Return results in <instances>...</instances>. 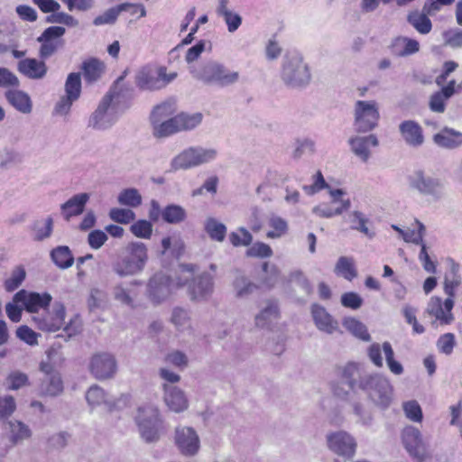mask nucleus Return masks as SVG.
Masks as SVG:
<instances>
[{"label":"nucleus","instance_id":"3","mask_svg":"<svg viewBox=\"0 0 462 462\" xmlns=\"http://www.w3.org/2000/svg\"><path fill=\"white\" fill-rule=\"evenodd\" d=\"M189 71L193 79L203 84L219 88L235 85L240 79L238 71L231 70L224 63L213 59L189 66Z\"/></svg>","mask_w":462,"mask_h":462},{"label":"nucleus","instance_id":"28","mask_svg":"<svg viewBox=\"0 0 462 462\" xmlns=\"http://www.w3.org/2000/svg\"><path fill=\"white\" fill-rule=\"evenodd\" d=\"M433 142L439 147L454 150L462 146V132L445 126L433 135Z\"/></svg>","mask_w":462,"mask_h":462},{"label":"nucleus","instance_id":"45","mask_svg":"<svg viewBox=\"0 0 462 462\" xmlns=\"http://www.w3.org/2000/svg\"><path fill=\"white\" fill-rule=\"evenodd\" d=\"M10 425V440L13 445H16L23 440L28 439L32 431L29 427L20 420H14L9 422Z\"/></svg>","mask_w":462,"mask_h":462},{"label":"nucleus","instance_id":"47","mask_svg":"<svg viewBox=\"0 0 462 462\" xmlns=\"http://www.w3.org/2000/svg\"><path fill=\"white\" fill-rule=\"evenodd\" d=\"M176 116L178 126L180 131H190L196 128L202 122L203 116L201 113L185 114L180 113Z\"/></svg>","mask_w":462,"mask_h":462},{"label":"nucleus","instance_id":"18","mask_svg":"<svg viewBox=\"0 0 462 462\" xmlns=\"http://www.w3.org/2000/svg\"><path fill=\"white\" fill-rule=\"evenodd\" d=\"M175 442L181 454L194 456L200 446L196 430L190 427H178L175 430Z\"/></svg>","mask_w":462,"mask_h":462},{"label":"nucleus","instance_id":"32","mask_svg":"<svg viewBox=\"0 0 462 462\" xmlns=\"http://www.w3.org/2000/svg\"><path fill=\"white\" fill-rule=\"evenodd\" d=\"M5 97L8 103L23 114H30L32 110V102L27 93L18 89L7 90Z\"/></svg>","mask_w":462,"mask_h":462},{"label":"nucleus","instance_id":"5","mask_svg":"<svg viewBox=\"0 0 462 462\" xmlns=\"http://www.w3.org/2000/svg\"><path fill=\"white\" fill-rule=\"evenodd\" d=\"M281 78L289 88H305L311 80V73L300 53L289 52L282 60Z\"/></svg>","mask_w":462,"mask_h":462},{"label":"nucleus","instance_id":"62","mask_svg":"<svg viewBox=\"0 0 462 462\" xmlns=\"http://www.w3.org/2000/svg\"><path fill=\"white\" fill-rule=\"evenodd\" d=\"M107 239L108 236L106 232L100 229L92 230L88 236V243L89 246L94 250H98L101 248L107 241Z\"/></svg>","mask_w":462,"mask_h":462},{"label":"nucleus","instance_id":"13","mask_svg":"<svg viewBox=\"0 0 462 462\" xmlns=\"http://www.w3.org/2000/svg\"><path fill=\"white\" fill-rule=\"evenodd\" d=\"M118 365L116 356L109 352H98L94 354L88 364V370L92 376L99 381L115 377Z\"/></svg>","mask_w":462,"mask_h":462},{"label":"nucleus","instance_id":"6","mask_svg":"<svg viewBox=\"0 0 462 462\" xmlns=\"http://www.w3.org/2000/svg\"><path fill=\"white\" fill-rule=\"evenodd\" d=\"M176 77V72L167 74V69L163 66L156 68L145 65L136 72L134 82L136 87L143 91H156L164 88Z\"/></svg>","mask_w":462,"mask_h":462},{"label":"nucleus","instance_id":"31","mask_svg":"<svg viewBox=\"0 0 462 462\" xmlns=\"http://www.w3.org/2000/svg\"><path fill=\"white\" fill-rule=\"evenodd\" d=\"M345 219L349 224L350 229L360 232L369 239L374 237V231L369 228V224L371 223L369 218L361 211H352L347 214Z\"/></svg>","mask_w":462,"mask_h":462},{"label":"nucleus","instance_id":"57","mask_svg":"<svg viewBox=\"0 0 462 462\" xmlns=\"http://www.w3.org/2000/svg\"><path fill=\"white\" fill-rule=\"evenodd\" d=\"M171 322L180 330L189 328V316L188 311L182 308H174L171 314Z\"/></svg>","mask_w":462,"mask_h":462},{"label":"nucleus","instance_id":"19","mask_svg":"<svg viewBox=\"0 0 462 462\" xmlns=\"http://www.w3.org/2000/svg\"><path fill=\"white\" fill-rule=\"evenodd\" d=\"M454 307V300L447 298L444 302L439 296H433L430 299L426 312L439 320L441 324H450L454 320L452 309Z\"/></svg>","mask_w":462,"mask_h":462},{"label":"nucleus","instance_id":"17","mask_svg":"<svg viewBox=\"0 0 462 462\" xmlns=\"http://www.w3.org/2000/svg\"><path fill=\"white\" fill-rule=\"evenodd\" d=\"M66 309L63 303L55 301L51 312L37 316L34 320L39 329L49 332H55L64 325Z\"/></svg>","mask_w":462,"mask_h":462},{"label":"nucleus","instance_id":"44","mask_svg":"<svg viewBox=\"0 0 462 462\" xmlns=\"http://www.w3.org/2000/svg\"><path fill=\"white\" fill-rule=\"evenodd\" d=\"M344 328L355 337L363 341H370L371 337L365 324L355 318H346L343 320Z\"/></svg>","mask_w":462,"mask_h":462},{"label":"nucleus","instance_id":"24","mask_svg":"<svg viewBox=\"0 0 462 462\" xmlns=\"http://www.w3.org/2000/svg\"><path fill=\"white\" fill-rule=\"evenodd\" d=\"M90 195L86 192L78 193L73 195L65 203L60 205V213L63 218L67 221L70 220L73 217L81 215L87 203L88 202Z\"/></svg>","mask_w":462,"mask_h":462},{"label":"nucleus","instance_id":"58","mask_svg":"<svg viewBox=\"0 0 462 462\" xmlns=\"http://www.w3.org/2000/svg\"><path fill=\"white\" fill-rule=\"evenodd\" d=\"M229 240L234 246H247L251 245L253 236L245 227H240L238 232H232L229 235Z\"/></svg>","mask_w":462,"mask_h":462},{"label":"nucleus","instance_id":"12","mask_svg":"<svg viewBox=\"0 0 462 462\" xmlns=\"http://www.w3.org/2000/svg\"><path fill=\"white\" fill-rule=\"evenodd\" d=\"M409 187L423 196L439 199L442 196L443 183L440 179L425 173L423 170H415L408 176Z\"/></svg>","mask_w":462,"mask_h":462},{"label":"nucleus","instance_id":"21","mask_svg":"<svg viewBox=\"0 0 462 462\" xmlns=\"http://www.w3.org/2000/svg\"><path fill=\"white\" fill-rule=\"evenodd\" d=\"M399 133L403 142L410 147H420L425 142L423 129L415 120L402 121L399 125Z\"/></svg>","mask_w":462,"mask_h":462},{"label":"nucleus","instance_id":"25","mask_svg":"<svg viewBox=\"0 0 462 462\" xmlns=\"http://www.w3.org/2000/svg\"><path fill=\"white\" fill-rule=\"evenodd\" d=\"M388 50L393 56L407 57L420 51V43L415 39L397 36L391 41Z\"/></svg>","mask_w":462,"mask_h":462},{"label":"nucleus","instance_id":"38","mask_svg":"<svg viewBox=\"0 0 462 462\" xmlns=\"http://www.w3.org/2000/svg\"><path fill=\"white\" fill-rule=\"evenodd\" d=\"M461 284V276L459 274V264L453 262L451 263L450 272L445 276L444 291L448 298L453 299L455 296V290Z\"/></svg>","mask_w":462,"mask_h":462},{"label":"nucleus","instance_id":"9","mask_svg":"<svg viewBox=\"0 0 462 462\" xmlns=\"http://www.w3.org/2000/svg\"><path fill=\"white\" fill-rule=\"evenodd\" d=\"M380 119L375 101L357 100L354 106V127L356 133L365 134L377 127Z\"/></svg>","mask_w":462,"mask_h":462},{"label":"nucleus","instance_id":"35","mask_svg":"<svg viewBox=\"0 0 462 462\" xmlns=\"http://www.w3.org/2000/svg\"><path fill=\"white\" fill-rule=\"evenodd\" d=\"M129 9H133V4L124 3L118 5L117 6L111 7L104 12L102 14L97 15L93 20V24L95 26H101L105 24H114L117 20L118 15L121 12L127 11Z\"/></svg>","mask_w":462,"mask_h":462},{"label":"nucleus","instance_id":"4","mask_svg":"<svg viewBox=\"0 0 462 462\" xmlns=\"http://www.w3.org/2000/svg\"><path fill=\"white\" fill-rule=\"evenodd\" d=\"M125 255L114 264L113 271L120 277L135 275L141 273L148 261V249L139 241L129 243L125 248Z\"/></svg>","mask_w":462,"mask_h":462},{"label":"nucleus","instance_id":"33","mask_svg":"<svg viewBox=\"0 0 462 462\" xmlns=\"http://www.w3.org/2000/svg\"><path fill=\"white\" fill-rule=\"evenodd\" d=\"M83 76L88 83L97 81L105 71V64L96 58H90L82 63Z\"/></svg>","mask_w":462,"mask_h":462},{"label":"nucleus","instance_id":"59","mask_svg":"<svg viewBox=\"0 0 462 462\" xmlns=\"http://www.w3.org/2000/svg\"><path fill=\"white\" fill-rule=\"evenodd\" d=\"M289 281L297 284L306 295L312 293V286L309 279L300 270L293 271L290 273Z\"/></svg>","mask_w":462,"mask_h":462},{"label":"nucleus","instance_id":"29","mask_svg":"<svg viewBox=\"0 0 462 462\" xmlns=\"http://www.w3.org/2000/svg\"><path fill=\"white\" fill-rule=\"evenodd\" d=\"M18 71L31 79H42L47 74V66L44 61L33 58L21 60L17 64Z\"/></svg>","mask_w":462,"mask_h":462},{"label":"nucleus","instance_id":"26","mask_svg":"<svg viewBox=\"0 0 462 462\" xmlns=\"http://www.w3.org/2000/svg\"><path fill=\"white\" fill-rule=\"evenodd\" d=\"M164 402L169 409L174 412H181L188 409L189 401L182 390L173 385H163Z\"/></svg>","mask_w":462,"mask_h":462},{"label":"nucleus","instance_id":"52","mask_svg":"<svg viewBox=\"0 0 462 462\" xmlns=\"http://www.w3.org/2000/svg\"><path fill=\"white\" fill-rule=\"evenodd\" d=\"M26 277V272L23 266H16L12 273L11 277L6 279L5 282V288L7 291H15L24 281Z\"/></svg>","mask_w":462,"mask_h":462},{"label":"nucleus","instance_id":"30","mask_svg":"<svg viewBox=\"0 0 462 462\" xmlns=\"http://www.w3.org/2000/svg\"><path fill=\"white\" fill-rule=\"evenodd\" d=\"M63 392V382L59 373H48L44 374L39 385L41 396L55 397Z\"/></svg>","mask_w":462,"mask_h":462},{"label":"nucleus","instance_id":"8","mask_svg":"<svg viewBox=\"0 0 462 462\" xmlns=\"http://www.w3.org/2000/svg\"><path fill=\"white\" fill-rule=\"evenodd\" d=\"M217 151L202 146L189 147L175 156L171 162L173 171L187 170L210 162L217 158Z\"/></svg>","mask_w":462,"mask_h":462},{"label":"nucleus","instance_id":"37","mask_svg":"<svg viewBox=\"0 0 462 462\" xmlns=\"http://www.w3.org/2000/svg\"><path fill=\"white\" fill-rule=\"evenodd\" d=\"M51 258L60 269L69 268L74 263V257L67 245H60L52 249Z\"/></svg>","mask_w":462,"mask_h":462},{"label":"nucleus","instance_id":"39","mask_svg":"<svg viewBox=\"0 0 462 462\" xmlns=\"http://www.w3.org/2000/svg\"><path fill=\"white\" fill-rule=\"evenodd\" d=\"M86 400L88 405L92 408L100 406L101 404H106L107 406H111L113 404V402L109 400L107 393L97 384H94L88 388L86 393Z\"/></svg>","mask_w":462,"mask_h":462},{"label":"nucleus","instance_id":"60","mask_svg":"<svg viewBox=\"0 0 462 462\" xmlns=\"http://www.w3.org/2000/svg\"><path fill=\"white\" fill-rule=\"evenodd\" d=\"M7 382L9 383V390H18L23 386L29 384V378L26 374L20 371H14L7 376Z\"/></svg>","mask_w":462,"mask_h":462},{"label":"nucleus","instance_id":"51","mask_svg":"<svg viewBox=\"0 0 462 462\" xmlns=\"http://www.w3.org/2000/svg\"><path fill=\"white\" fill-rule=\"evenodd\" d=\"M130 231L138 238L149 239L152 234V224L148 220L140 219L131 225Z\"/></svg>","mask_w":462,"mask_h":462},{"label":"nucleus","instance_id":"54","mask_svg":"<svg viewBox=\"0 0 462 462\" xmlns=\"http://www.w3.org/2000/svg\"><path fill=\"white\" fill-rule=\"evenodd\" d=\"M269 225L273 230L267 233L268 238H278L281 237L287 232L288 225L287 222L281 217L273 216L270 218Z\"/></svg>","mask_w":462,"mask_h":462},{"label":"nucleus","instance_id":"40","mask_svg":"<svg viewBox=\"0 0 462 462\" xmlns=\"http://www.w3.org/2000/svg\"><path fill=\"white\" fill-rule=\"evenodd\" d=\"M162 218L168 224L177 225L187 218V212L180 205L170 204L162 210Z\"/></svg>","mask_w":462,"mask_h":462},{"label":"nucleus","instance_id":"20","mask_svg":"<svg viewBox=\"0 0 462 462\" xmlns=\"http://www.w3.org/2000/svg\"><path fill=\"white\" fill-rule=\"evenodd\" d=\"M51 294L44 292L42 294L38 292H27L24 290H21L16 292L14 296V301L16 303H22L28 312H37L39 309H45L51 301Z\"/></svg>","mask_w":462,"mask_h":462},{"label":"nucleus","instance_id":"63","mask_svg":"<svg viewBox=\"0 0 462 462\" xmlns=\"http://www.w3.org/2000/svg\"><path fill=\"white\" fill-rule=\"evenodd\" d=\"M362 297L354 291L345 292L341 295L340 302L341 304L352 310L359 309L363 304Z\"/></svg>","mask_w":462,"mask_h":462},{"label":"nucleus","instance_id":"34","mask_svg":"<svg viewBox=\"0 0 462 462\" xmlns=\"http://www.w3.org/2000/svg\"><path fill=\"white\" fill-rule=\"evenodd\" d=\"M407 22L420 34H428L432 30V23L423 11L413 10L409 12Z\"/></svg>","mask_w":462,"mask_h":462},{"label":"nucleus","instance_id":"14","mask_svg":"<svg viewBox=\"0 0 462 462\" xmlns=\"http://www.w3.org/2000/svg\"><path fill=\"white\" fill-rule=\"evenodd\" d=\"M326 440L328 449L344 457L345 460L351 459L356 454L357 443L355 438L346 431L338 430L328 433Z\"/></svg>","mask_w":462,"mask_h":462},{"label":"nucleus","instance_id":"61","mask_svg":"<svg viewBox=\"0 0 462 462\" xmlns=\"http://www.w3.org/2000/svg\"><path fill=\"white\" fill-rule=\"evenodd\" d=\"M455 345V336L452 333H446L440 336L437 341L439 350L448 356L453 352Z\"/></svg>","mask_w":462,"mask_h":462},{"label":"nucleus","instance_id":"64","mask_svg":"<svg viewBox=\"0 0 462 462\" xmlns=\"http://www.w3.org/2000/svg\"><path fill=\"white\" fill-rule=\"evenodd\" d=\"M445 43L452 48L462 47V30L452 29L443 33Z\"/></svg>","mask_w":462,"mask_h":462},{"label":"nucleus","instance_id":"46","mask_svg":"<svg viewBox=\"0 0 462 462\" xmlns=\"http://www.w3.org/2000/svg\"><path fill=\"white\" fill-rule=\"evenodd\" d=\"M205 231L212 240L223 242L226 235V226L216 218L208 217L205 222Z\"/></svg>","mask_w":462,"mask_h":462},{"label":"nucleus","instance_id":"56","mask_svg":"<svg viewBox=\"0 0 462 462\" xmlns=\"http://www.w3.org/2000/svg\"><path fill=\"white\" fill-rule=\"evenodd\" d=\"M273 255L271 246L263 242H256L246 251V256L257 258H268Z\"/></svg>","mask_w":462,"mask_h":462},{"label":"nucleus","instance_id":"36","mask_svg":"<svg viewBox=\"0 0 462 462\" xmlns=\"http://www.w3.org/2000/svg\"><path fill=\"white\" fill-rule=\"evenodd\" d=\"M152 125L154 136L159 138L168 137L180 132L176 116L162 121H154Z\"/></svg>","mask_w":462,"mask_h":462},{"label":"nucleus","instance_id":"11","mask_svg":"<svg viewBox=\"0 0 462 462\" xmlns=\"http://www.w3.org/2000/svg\"><path fill=\"white\" fill-rule=\"evenodd\" d=\"M188 287V293L190 300L201 301L207 300L214 291V276L208 273H202L194 277L190 282L189 278L177 277V287Z\"/></svg>","mask_w":462,"mask_h":462},{"label":"nucleus","instance_id":"49","mask_svg":"<svg viewBox=\"0 0 462 462\" xmlns=\"http://www.w3.org/2000/svg\"><path fill=\"white\" fill-rule=\"evenodd\" d=\"M117 201L123 206L137 208L142 204V196L136 189L129 188L119 193Z\"/></svg>","mask_w":462,"mask_h":462},{"label":"nucleus","instance_id":"7","mask_svg":"<svg viewBox=\"0 0 462 462\" xmlns=\"http://www.w3.org/2000/svg\"><path fill=\"white\" fill-rule=\"evenodd\" d=\"M135 421L142 439L147 443L156 442L160 439L162 420L156 406L146 404L138 409Z\"/></svg>","mask_w":462,"mask_h":462},{"label":"nucleus","instance_id":"43","mask_svg":"<svg viewBox=\"0 0 462 462\" xmlns=\"http://www.w3.org/2000/svg\"><path fill=\"white\" fill-rule=\"evenodd\" d=\"M32 230L33 231L34 241H43L49 238L53 230V219L51 217H48L43 220H35L32 225Z\"/></svg>","mask_w":462,"mask_h":462},{"label":"nucleus","instance_id":"50","mask_svg":"<svg viewBox=\"0 0 462 462\" xmlns=\"http://www.w3.org/2000/svg\"><path fill=\"white\" fill-rule=\"evenodd\" d=\"M383 351L389 370L395 375L402 374L403 373V366L400 362L394 359V352L389 342L385 341L383 343Z\"/></svg>","mask_w":462,"mask_h":462},{"label":"nucleus","instance_id":"2","mask_svg":"<svg viewBox=\"0 0 462 462\" xmlns=\"http://www.w3.org/2000/svg\"><path fill=\"white\" fill-rule=\"evenodd\" d=\"M126 71L117 78L109 91L102 97L96 110L90 115L88 126L98 131L111 128L118 120L116 102L128 88L124 83Z\"/></svg>","mask_w":462,"mask_h":462},{"label":"nucleus","instance_id":"42","mask_svg":"<svg viewBox=\"0 0 462 462\" xmlns=\"http://www.w3.org/2000/svg\"><path fill=\"white\" fill-rule=\"evenodd\" d=\"M233 289L236 297L246 298L257 289V286L256 284L252 282L246 276L238 273L233 282Z\"/></svg>","mask_w":462,"mask_h":462},{"label":"nucleus","instance_id":"27","mask_svg":"<svg viewBox=\"0 0 462 462\" xmlns=\"http://www.w3.org/2000/svg\"><path fill=\"white\" fill-rule=\"evenodd\" d=\"M264 306L255 315V326L261 328H269L280 317L278 302L275 300H266Z\"/></svg>","mask_w":462,"mask_h":462},{"label":"nucleus","instance_id":"16","mask_svg":"<svg viewBox=\"0 0 462 462\" xmlns=\"http://www.w3.org/2000/svg\"><path fill=\"white\" fill-rule=\"evenodd\" d=\"M66 30L61 26H50L38 37L37 41L41 42L40 56L47 59L53 55L57 50L63 46L61 37Z\"/></svg>","mask_w":462,"mask_h":462},{"label":"nucleus","instance_id":"48","mask_svg":"<svg viewBox=\"0 0 462 462\" xmlns=\"http://www.w3.org/2000/svg\"><path fill=\"white\" fill-rule=\"evenodd\" d=\"M81 94V76L79 72L69 73L65 82V95L78 100Z\"/></svg>","mask_w":462,"mask_h":462},{"label":"nucleus","instance_id":"22","mask_svg":"<svg viewBox=\"0 0 462 462\" xmlns=\"http://www.w3.org/2000/svg\"><path fill=\"white\" fill-rule=\"evenodd\" d=\"M347 143L351 152L364 162H366L371 156L370 147H376L379 144L375 134L355 135L350 137Z\"/></svg>","mask_w":462,"mask_h":462},{"label":"nucleus","instance_id":"41","mask_svg":"<svg viewBox=\"0 0 462 462\" xmlns=\"http://www.w3.org/2000/svg\"><path fill=\"white\" fill-rule=\"evenodd\" d=\"M335 273L347 281H352L357 276L355 260L352 257L340 256L336 263Z\"/></svg>","mask_w":462,"mask_h":462},{"label":"nucleus","instance_id":"15","mask_svg":"<svg viewBox=\"0 0 462 462\" xmlns=\"http://www.w3.org/2000/svg\"><path fill=\"white\" fill-rule=\"evenodd\" d=\"M402 437V443L411 457L418 461H422L428 457V445L417 428L413 426L404 428Z\"/></svg>","mask_w":462,"mask_h":462},{"label":"nucleus","instance_id":"53","mask_svg":"<svg viewBox=\"0 0 462 462\" xmlns=\"http://www.w3.org/2000/svg\"><path fill=\"white\" fill-rule=\"evenodd\" d=\"M109 217L119 224H129L135 219V213L129 208H114L109 211Z\"/></svg>","mask_w":462,"mask_h":462},{"label":"nucleus","instance_id":"1","mask_svg":"<svg viewBox=\"0 0 462 462\" xmlns=\"http://www.w3.org/2000/svg\"><path fill=\"white\" fill-rule=\"evenodd\" d=\"M342 379L353 391L359 389L381 409H386L393 401V388L389 379L378 373H367L364 365L348 363L341 373Z\"/></svg>","mask_w":462,"mask_h":462},{"label":"nucleus","instance_id":"10","mask_svg":"<svg viewBox=\"0 0 462 462\" xmlns=\"http://www.w3.org/2000/svg\"><path fill=\"white\" fill-rule=\"evenodd\" d=\"M176 288L177 282H174L168 274L158 272L148 281L146 296L153 305H159L167 300Z\"/></svg>","mask_w":462,"mask_h":462},{"label":"nucleus","instance_id":"55","mask_svg":"<svg viewBox=\"0 0 462 462\" xmlns=\"http://www.w3.org/2000/svg\"><path fill=\"white\" fill-rule=\"evenodd\" d=\"M47 22L52 23H60L69 27H77L79 24V20H77L74 16L67 13L58 11L49 15L47 17Z\"/></svg>","mask_w":462,"mask_h":462},{"label":"nucleus","instance_id":"23","mask_svg":"<svg viewBox=\"0 0 462 462\" xmlns=\"http://www.w3.org/2000/svg\"><path fill=\"white\" fill-rule=\"evenodd\" d=\"M311 316L317 328L327 334H333L338 328L337 321L327 311V310L317 303L311 306Z\"/></svg>","mask_w":462,"mask_h":462}]
</instances>
